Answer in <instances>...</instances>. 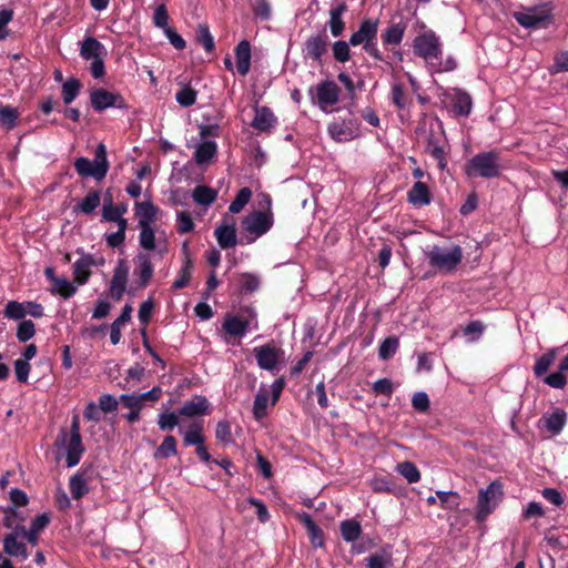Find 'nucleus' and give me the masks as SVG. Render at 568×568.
Instances as JSON below:
<instances>
[{
	"label": "nucleus",
	"instance_id": "obj_1",
	"mask_svg": "<svg viewBox=\"0 0 568 568\" xmlns=\"http://www.w3.org/2000/svg\"><path fill=\"white\" fill-rule=\"evenodd\" d=\"M413 47L415 54L423 58L435 72H447L456 68V61L453 58L443 60L442 43L433 31L417 36Z\"/></svg>",
	"mask_w": 568,
	"mask_h": 568
},
{
	"label": "nucleus",
	"instance_id": "obj_2",
	"mask_svg": "<svg viewBox=\"0 0 568 568\" xmlns=\"http://www.w3.org/2000/svg\"><path fill=\"white\" fill-rule=\"evenodd\" d=\"M430 266L439 272L450 273L456 270L463 258V250L458 245L449 247L433 246L427 253Z\"/></svg>",
	"mask_w": 568,
	"mask_h": 568
},
{
	"label": "nucleus",
	"instance_id": "obj_3",
	"mask_svg": "<svg viewBox=\"0 0 568 568\" xmlns=\"http://www.w3.org/2000/svg\"><path fill=\"white\" fill-rule=\"evenodd\" d=\"M469 178L493 179L499 175L500 164L497 154L484 152L473 156L465 166Z\"/></svg>",
	"mask_w": 568,
	"mask_h": 568
},
{
	"label": "nucleus",
	"instance_id": "obj_4",
	"mask_svg": "<svg viewBox=\"0 0 568 568\" xmlns=\"http://www.w3.org/2000/svg\"><path fill=\"white\" fill-rule=\"evenodd\" d=\"M139 244L145 251L144 253H153V256L159 258H162L169 251L165 231L153 226L140 229Z\"/></svg>",
	"mask_w": 568,
	"mask_h": 568
},
{
	"label": "nucleus",
	"instance_id": "obj_5",
	"mask_svg": "<svg viewBox=\"0 0 568 568\" xmlns=\"http://www.w3.org/2000/svg\"><path fill=\"white\" fill-rule=\"evenodd\" d=\"M266 210L251 212L242 222L244 231L252 235L248 242H254L256 239L266 234L274 224L273 213L270 209V199H266Z\"/></svg>",
	"mask_w": 568,
	"mask_h": 568
},
{
	"label": "nucleus",
	"instance_id": "obj_6",
	"mask_svg": "<svg viewBox=\"0 0 568 568\" xmlns=\"http://www.w3.org/2000/svg\"><path fill=\"white\" fill-rule=\"evenodd\" d=\"M503 498L501 485L493 481L486 489H481L478 494L476 507V518L484 521L499 505Z\"/></svg>",
	"mask_w": 568,
	"mask_h": 568
},
{
	"label": "nucleus",
	"instance_id": "obj_7",
	"mask_svg": "<svg viewBox=\"0 0 568 568\" xmlns=\"http://www.w3.org/2000/svg\"><path fill=\"white\" fill-rule=\"evenodd\" d=\"M253 353L258 367L265 371L275 372L285 363L283 349L274 344L254 347Z\"/></svg>",
	"mask_w": 568,
	"mask_h": 568
},
{
	"label": "nucleus",
	"instance_id": "obj_8",
	"mask_svg": "<svg viewBox=\"0 0 568 568\" xmlns=\"http://www.w3.org/2000/svg\"><path fill=\"white\" fill-rule=\"evenodd\" d=\"M314 103L324 112H331L332 108L338 102L339 89L336 83L326 81L317 84L310 90Z\"/></svg>",
	"mask_w": 568,
	"mask_h": 568
},
{
	"label": "nucleus",
	"instance_id": "obj_9",
	"mask_svg": "<svg viewBox=\"0 0 568 568\" xmlns=\"http://www.w3.org/2000/svg\"><path fill=\"white\" fill-rule=\"evenodd\" d=\"M91 105L95 111H103L108 108H123V98L104 89H95L90 94Z\"/></svg>",
	"mask_w": 568,
	"mask_h": 568
},
{
	"label": "nucleus",
	"instance_id": "obj_10",
	"mask_svg": "<svg viewBox=\"0 0 568 568\" xmlns=\"http://www.w3.org/2000/svg\"><path fill=\"white\" fill-rule=\"evenodd\" d=\"M514 17L525 28H537L549 18V10L547 6H539L515 12Z\"/></svg>",
	"mask_w": 568,
	"mask_h": 568
},
{
	"label": "nucleus",
	"instance_id": "obj_11",
	"mask_svg": "<svg viewBox=\"0 0 568 568\" xmlns=\"http://www.w3.org/2000/svg\"><path fill=\"white\" fill-rule=\"evenodd\" d=\"M104 264L103 257H93L89 254H83L73 264V276L78 285H83L89 281L91 275V268L93 266H100Z\"/></svg>",
	"mask_w": 568,
	"mask_h": 568
},
{
	"label": "nucleus",
	"instance_id": "obj_12",
	"mask_svg": "<svg viewBox=\"0 0 568 568\" xmlns=\"http://www.w3.org/2000/svg\"><path fill=\"white\" fill-rule=\"evenodd\" d=\"M130 267L128 262L125 260H119L110 283V294L116 301L121 300L125 292Z\"/></svg>",
	"mask_w": 568,
	"mask_h": 568
},
{
	"label": "nucleus",
	"instance_id": "obj_13",
	"mask_svg": "<svg viewBox=\"0 0 568 568\" xmlns=\"http://www.w3.org/2000/svg\"><path fill=\"white\" fill-rule=\"evenodd\" d=\"M60 445L65 453L67 466L73 467L78 465L84 452L81 437L68 436L67 433H63Z\"/></svg>",
	"mask_w": 568,
	"mask_h": 568
},
{
	"label": "nucleus",
	"instance_id": "obj_14",
	"mask_svg": "<svg viewBox=\"0 0 568 568\" xmlns=\"http://www.w3.org/2000/svg\"><path fill=\"white\" fill-rule=\"evenodd\" d=\"M153 264L151 262V255L148 253H139L134 258V271L133 275L139 281L141 287H145L153 276Z\"/></svg>",
	"mask_w": 568,
	"mask_h": 568
},
{
	"label": "nucleus",
	"instance_id": "obj_15",
	"mask_svg": "<svg viewBox=\"0 0 568 568\" xmlns=\"http://www.w3.org/2000/svg\"><path fill=\"white\" fill-rule=\"evenodd\" d=\"M377 30H378V20H376V19L364 20L361 23L359 29L351 36L349 44H352V45L364 44L365 45L366 43L376 39Z\"/></svg>",
	"mask_w": 568,
	"mask_h": 568
},
{
	"label": "nucleus",
	"instance_id": "obj_16",
	"mask_svg": "<svg viewBox=\"0 0 568 568\" xmlns=\"http://www.w3.org/2000/svg\"><path fill=\"white\" fill-rule=\"evenodd\" d=\"M328 45V38L325 34H316L310 37L303 49L305 58L321 61L322 57L326 53Z\"/></svg>",
	"mask_w": 568,
	"mask_h": 568
},
{
	"label": "nucleus",
	"instance_id": "obj_17",
	"mask_svg": "<svg viewBox=\"0 0 568 568\" xmlns=\"http://www.w3.org/2000/svg\"><path fill=\"white\" fill-rule=\"evenodd\" d=\"M331 138L337 142L351 141L358 134V129L352 121H335L328 125Z\"/></svg>",
	"mask_w": 568,
	"mask_h": 568
},
{
	"label": "nucleus",
	"instance_id": "obj_18",
	"mask_svg": "<svg viewBox=\"0 0 568 568\" xmlns=\"http://www.w3.org/2000/svg\"><path fill=\"white\" fill-rule=\"evenodd\" d=\"M223 327L232 336H243L252 327H256L254 318L247 320L242 315H229L225 317Z\"/></svg>",
	"mask_w": 568,
	"mask_h": 568
},
{
	"label": "nucleus",
	"instance_id": "obj_19",
	"mask_svg": "<svg viewBox=\"0 0 568 568\" xmlns=\"http://www.w3.org/2000/svg\"><path fill=\"white\" fill-rule=\"evenodd\" d=\"M210 413V403L203 396H194L186 400L179 410V415L185 417L204 416Z\"/></svg>",
	"mask_w": 568,
	"mask_h": 568
},
{
	"label": "nucleus",
	"instance_id": "obj_20",
	"mask_svg": "<svg viewBox=\"0 0 568 568\" xmlns=\"http://www.w3.org/2000/svg\"><path fill=\"white\" fill-rule=\"evenodd\" d=\"M215 237L222 248H229L236 244L235 222L233 219H225V223L216 227Z\"/></svg>",
	"mask_w": 568,
	"mask_h": 568
},
{
	"label": "nucleus",
	"instance_id": "obj_21",
	"mask_svg": "<svg viewBox=\"0 0 568 568\" xmlns=\"http://www.w3.org/2000/svg\"><path fill=\"white\" fill-rule=\"evenodd\" d=\"M19 537H22L21 531H12L3 539L4 552L12 557H20L26 560L29 557L26 545L19 541Z\"/></svg>",
	"mask_w": 568,
	"mask_h": 568
},
{
	"label": "nucleus",
	"instance_id": "obj_22",
	"mask_svg": "<svg viewBox=\"0 0 568 568\" xmlns=\"http://www.w3.org/2000/svg\"><path fill=\"white\" fill-rule=\"evenodd\" d=\"M236 71L241 75H246L251 67V45L246 40L241 41L234 50Z\"/></svg>",
	"mask_w": 568,
	"mask_h": 568
},
{
	"label": "nucleus",
	"instance_id": "obj_23",
	"mask_svg": "<svg viewBox=\"0 0 568 568\" xmlns=\"http://www.w3.org/2000/svg\"><path fill=\"white\" fill-rule=\"evenodd\" d=\"M50 516L48 514L38 515L31 523L30 529L26 530V528L21 527V535L24 537L31 545H37L39 539V534L49 525Z\"/></svg>",
	"mask_w": 568,
	"mask_h": 568
},
{
	"label": "nucleus",
	"instance_id": "obj_24",
	"mask_svg": "<svg viewBox=\"0 0 568 568\" xmlns=\"http://www.w3.org/2000/svg\"><path fill=\"white\" fill-rule=\"evenodd\" d=\"M275 123L276 118L268 108L261 106L255 109V116L252 122L254 129L267 131L273 128Z\"/></svg>",
	"mask_w": 568,
	"mask_h": 568
},
{
	"label": "nucleus",
	"instance_id": "obj_25",
	"mask_svg": "<svg viewBox=\"0 0 568 568\" xmlns=\"http://www.w3.org/2000/svg\"><path fill=\"white\" fill-rule=\"evenodd\" d=\"M408 201L415 206H425L430 203V193L427 185L420 181L414 183L408 192Z\"/></svg>",
	"mask_w": 568,
	"mask_h": 568
},
{
	"label": "nucleus",
	"instance_id": "obj_26",
	"mask_svg": "<svg viewBox=\"0 0 568 568\" xmlns=\"http://www.w3.org/2000/svg\"><path fill=\"white\" fill-rule=\"evenodd\" d=\"M135 214L139 220V227L152 226V222L155 219L156 207L149 202H138L135 204Z\"/></svg>",
	"mask_w": 568,
	"mask_h": 568
},
{
	"label": "nucleus",
	"instance_id": "obj_27",
	"mask_svg": "<svg viewBox=\"0 0 568 568\" xmlns=\"http://www.w3.org/2000/svg\"><path fill=\"white\" fill-rule=\"evenodd\" d=\"M270 404V392L264 386H262L254 398L253 415L255 419L260 420L266 416L267 407Z\"/></svg>",
	"mask_w": 568,
	"mask_h": 568
},
{
	"label": "nucleus",
	"instance_id": "obj_28",
	"mask_svg": "<svg viewBox=\"0 0 568 568\" xmlns=\"http://www.w3.org/2000/svg\"><path fill=\"white\" fill-rule=\"evenodd\" d=\"M346 11L344 3H338L329 10V30L334 37L342 34L344 30L343 13Z\"/></svg>",
	"mask_w": 568,
	"mask_h": 568
},
{
	"label": "nucleus",
	"instance_id": "obj_29",
	"mask_svg": "<svg viewBox=\"0 0 568 568\" xmlns=\"http://www.w3.org/2000/svg\"><path fill=\"white\" fill-rule=\"evenodd\" d=\"M104 47L94 38H87L81 47V57L92 61L102 57Z\"/></svg>",
	"mask_w": 568,
	"mask_h": 568
},
{
	"label": "nucleus",
	"instance_id": "obj_30",
	"mask_svg": "<svg viewBox=\"0 0 568 568\" xmlns=\"http://www.w3.org/2000/svg\"><path fill=\"white\" fill-rule=\"evenodd\" d=\"M132 313V307L130 305H125L122 310L121 315L112 323L111 332H110V341L113 345L119 344L121 339V329L123 325L130 321Z\"/></svg>",
	"mask_w": 568,
	"mask_h": 568
},
{
	"label": "nucleus",
	"instance_id": "obj_31",
	"mask_svg": "<svg viewBox=\"0 0 568 568\" xmlns=\"http://www.w3.org/2000/svg\"><path fill=\"white\" fill-rule=\"evenodd\" d=\"M192 197L196 204L209 206L216 200L217 192L210 186L197 185L192 191Z\"/></svg>",
	"mask_w": 568,
	"mask_h": 568
},
{
	"label": "nucleus",
	"instance_id": "obj_32",
	"mask_svg": "<svg viewBox=\"0 0 568 568\" xmlns=\"http://www.w3.org/2000/svg\"><path fill=\"white\" fill-rule=\"evenodd\" d=\"M94 164V179L95 180H102L109 169V163L106 160V149L104 144H99L95 151L94 160L92 161Z\"/></svg>",
	"mask_w": 568,
	"mask_h": 568
},
{
	"label": "nucleus",
	"instance_id": "obj_33",
	"mask_svg": "<svg viewBox=\"0 0 568 568\" xmlns=\"http://www.w3.org/2000/svg\"><path fill=\"white\" fill-rule=\"evenodd\" d=\"M216 154V143L211 140L203 141L195 150L194 158L199 164L211 161Z\"/></svg>",
	"mask_w": 568,
	"mask_h": 568
},
{
	"label": "nucleus",
	"instance_id": "obj_34",
	"mask_svg": "<svg viewBox=\"0 0 568 568\" xmlns=\"http://www.w3.org/2000/svg\"><path fill=\"white\" fill-rule=\"evenodd\" d=\"M203 422L193 423L186 430L182 432L184 444L186 446H197L204 443Z\"/></svg>",
	"mask_w": 568,
	"mask_h": 568
},
{
	"label": "nucleus",
	"instance_id": "obj_35",
	"mask_svg": "<svg viewBox=\"0 0 568 568\" xmlns=\"http://www.w3.org/2000/svg\"><path fill=\"white\" fill-rule=\"evenodd\" d=\"M566 417L564 410L557 409L552 414L544 417L545 426L550 433L558 434L566 424Z\"/></svg>",
	"mask_w": 568,
	"mask_h": 568
},
{
	"label": "nucleus",
	"instance_id": "obj_36",
	"mask_svg": "<svg viewBox=\"0 0 568 568\" xmlns=\"http://www.w3.org/2000/svg\"><path fill=\"white\" fill-rule=\"evenodd\" d=\"M3 525L13 531H20L23 526L24 517L16 507H7L3 510Z\"/></svg>",
	"mask_w": 568,
	"mask_h": 568
},
{
	"label": "nucleus",
	"instance_id": "obj_37",
	"mask_svg": "<svg viewBox=\"0 0 568 568\" xmlns=\"http://www.w3.org/2000/svg\"><path fill=\"white\" fill-rule=\"evenodd\" d=\"M361 525L356 520H345L341 524V534L344 540L354 541L361 535Z\"/></svg>",
	"mask_w": 568,
	"mask_h": 568
},
{
	"label": "nucleus",
	"instance_id": "obj_38",
	"mask_svg": "<svg viewBox=\"0 0 568 568\" xmlns=\"http://www.w3.org/2000/svg\"><path fill=\"white\" fill-rule=\"evenodd\" d=\"M556 355L557 349L552 348L536 361V364L534 366V372L536 376H541L548 371V368L552 365Z\"/></svg>",
	"mask_w": 568,
	"mask_h": 568
},
{
	"label": "nucleus",
	"instance_id": "obj_39",
	"mask_svg": "<svg viewBox=\"0 0 568 568\" xmlns=\"http://www.w3.org/2000/svg\"><path fill=\"white\" fill-rule=\"evenodd\" d=\"M396 470L407 479L409 484L417 483L420 479V473L410 462H403L397 465Z\"/></svg>",
	"mask_w": 568,
	"mask_h": 568
},
{
	"label": "nucleus",
	"instance_id": "obj_40",
	"mask_svg": "<svg viewBox=\"0 0 568 568\" xmlns=\"http://www.w3.org/2000/svg\"><path fill=\"white\" fill-rule=\"evenodd\" d=\"M405 27L400 23L392 24L387 28L383 34L384 43L386 44H398L404 36Z\"/></svg>",
	"mask_w": 568,
	"mask_h": 568
},
{
	"label": "nucleus",
	"instance_id": "obj_41",
	"mask_svg": "<svg viewBox=\"0 0 568 568\" xmlns=\"http://www.w3.org/2000/svg\"><path fill=\"white\" fill-rule=\"evenodd\" d=\"M251 196L252 192L248 187L241 189L229 206L230 212L234 214L240 213L248 203Z\"/></svg>",
	"mask_w": 568,
	"mask_h": 568
},
{
	"label": "nucleus",
	"instance_id": "obj_42",
	"mask_svg": "<svg viewBox=\"0 0 568 568\" xmlns=\"http://www.w3.org/2000/svg\"><path fill=\"white\" fill-rule=\"evenodd\" d=\"M53 292L61 295L64 298L71 297L77 292V286L64 277L54 280Z\"/></svg>",
	"mask_w": 568,
	"mask_h": 568
},
{
	"label": "nucleus",
	"instance_id": "obj_43",
	"mask_svg": "<svg viewBox=\"0 0 568 568\" xmlns=\"http://www.w3.org/2000/svg\"><path fill=\"white\" fill-rule=\"evenodd\" d=\"M19 113L9 105L0 106V123L6 129H13L17 124Z\"/></svg>",
	"mask_w": 568,
	"mask_h": 568
},
{
	"label": "nucleus",
	"instance_id": "obj_44",
	"mask_svg": "<svg viewBox=\"0 0 568 568\" xmlns=\"http://www.w3.org/2000/svg\"><path fill=\"white\" fill-rule=\"evenodd\" d=\"M454 110L460 115H468L471 110L470 97L465 92H457L454 98Z\"/></svg>",
	"mask_w": 568,
	"mask_h": 568
},
{
	"label": "nucleus",
	"instance_id": "obj_45",
	"mask_svg": "<svg viewBox=\"0 0 568 568\" xmlns=\"http://www.w3.org/2000/svg\"><path fill=\"white\" fill-rule=\"evenodd\" d=\"M70 491L73 498L79 499L88 493V484L83 476L74 475L70 479Z\"/></svg>",
	"mask_w": 568,
	"mask_h": 568
},
{
	"label": "nucleus",
	"instance_id": "obj_46",
	"mask_svg": "<svg viewBox=\"0 0 568 568\" xmlns=\"http://www.w3.org/2000/svg\"><path fill=\"white\" fill-rule=\"evenodd\" d=\"M176 454V440L173 436H166L154 453L155 458H168Z\"/></svg>",
	"mask_w": 568,
	"mask_h": 568
},
{
	"label": "nucleus",
	"instance_id": "obj_47",
	"mask_svg": "<svg viewBox=\"0 0 568 568\" xmlns=\"http://www.w3.org/2000/svg\"><path fill=\"white\" fill-rule=\"evenodd\" d=\"M102 213L104 220L114 222L116 225H120L121 221H126L123 219V211H120V206H114L111 201L104 202Z\"/></svg>",
	"mask_w": 568,
	"mask_h": 568
},
{
	"label": "nucleus",
	"instance_id": "obj_48",
	"mask_svg": "<svg viewBox=\"0 0 568 568\" xmlns=\"http://www.w3.org/2000/svg\"><path fill=\"white\" fill-rule=\"evenodd\" d=\"M196 40L203 45V48L211 52L214 49V39L206 24H200L196 30Z\"/></svg>",
	"mask_w": 568,
	"mask_h": 568
},
{
	"label": "nucleus",
	"instance_id": "obj_49",
	"mask_svg": "<svg viewBox=\"0 0 568 568\" xmlns=\"http://www.w3.org/2000/svg\"><path fill=\"white\" fill-rule=\"evenodd\" d=\"M80 90V83L75 79L65 81L62 85L63 101L65 104H70L78 95Z\"/></svg>",
	"mask_w": 568,
	"mask_h": 568
},
{
	"label": "nucleus",
	"instance_id": "obj_50",
	"mask_svg": "<svg viewBox=\"0 0 568 568\" xmlns=\"http://www.w3.org/2000/svg\"><path fill=\"white\" fill-rule=\"evenodd\" d=\"M215 437L219 442L230 445L233 443L231 424L227 420H220L216 425Z\"/></svg>",
	"mask_w": 568,
	"mask_h": 568
},
{
	"label": "nucleus",
	"instance_id": "obj_51",
	"mask_svg": "<svg viewBox=\"0 0 568 568\" xmlns=\"http://www.w3.org/2000/svg\"><path fill=\"white\" fill-rule=\"evenodd\" d=\"M4 315L8 318L20 320L27 315V306L26 303H19L16 301H11L7 304L4 310Z\"/></svg>",
	"mask_w": 568,
	"mask_h": 568
},
{
	"label": "nucleus",
	"instance_id": "obj_52",
	"mask_svg": "<svg viewBox=\"0 0 568 568\" xmlns=\"http://www.w3.org/2000/svg\"><path fill=\"white\" fill-rule=\"evenodd\" d=\"M100 194L98 192H91L79 204V210L85 214H89L100 205Z\"/></svg>",
	"mask_w": 568,
	"mask_h": 568
},
{
	"label": "nucleus",
	"instance_id": "obj_53",
	"mask_svg": "<svg viewBox=\"0 0 568 568\" xmlns=\"http://www.w3.org/2000/svg\"><path fill=\"white\" fill-rule=\"evenodd\" d=\"M398 348V339L396 337L386 338L379 346L378 355L382 359L392 357Z\"/></svg>",
	"mask_w": 568,
	"mask_h": 568
},
{
	"label": "nucleus",
	"instance_id": "obj_54",
	"mask_svg": "<svg viewBox=\"0 0 568 568\" xmlns=\"http://www.w3.org/2000/svg\"><path fill=\"white\" fill-rule=\"evenodd\" d=\"M392 565V559L388 554H373L367 558L368 568H388Z\"/></svg>",
	"mask_w": 568,
	"mask_h": 568
},
{
	"label": "nucleus",
	"instance_id": "obj_55",
	"mask_svg": "<svg viewBox=\"0 0 568 568\" xmlns=\"http://www.w3.org/2000/svg\"><path fill=\"white\" fill-rule=\"evenodd\" d=\"M175 99L180 105L191 106L196 101V91L185 87L176 93Z\"/></svg>",
	"mask_w": 568,
	"mask_h": 568
},
{
	"label": "nucleus",
	"instance_id": "obj_56",
	"mask_svg": "<svg viewBox=\"0 0 568 568\" xmlns=\"http://www.w3.org/2000/svg\"><path fill=\"white\" fill-rule=\"evenodd\" d=\"M192 273V265L186 261L179 272L178 278L173 282V288L179 290L187 285Z\"/></svg>",
	"mask_w": 568,
	"mask_h": 568
},
{
	"label": "nucleus",
	"instance_id": "obj_57",
	"mask_svg": "<svg viewBox=\"0 0 568 568\" xmlns=\"http://www.w3.org/2000/svg\"><path fill=\"white\" fill-rule=\"evenodd\" d=\"M126 225V221H121L120 225H118V231L106 236V242L110 246L118 247L124 242Z\"/></svg>",
	"mask_w": 568,
	"mask_h": 568
},
{
	"label": "nucleus",
	"instance_id": "obj_58",
	"mask_svg": "<svg viewBox=\"0 0 568 568\" xmlns=\"http://www.w3.org/2000/svg\"><path fill=\"white\" fill-rule=\"evenodd\" d=\"M333 55L338 62H346L349 60V44L345 41H336L333 44Z\"/></svg>",
	"mask_w": 568,
	"mask_h": 568
},
{
	"label": "nucleus",
	"instance_id": "obj_59",
	"mask_svg": "<svg viewBox=\"0 0 568 568\" xmlns=\"http://www.w3.org/2000/svg\"><path fill=\"white\" fill-rule=\"evenodd\" d=\"M74 168L81 176L94 178V164L87 158H79L74 162Z\"/></svg>",
	"mask_w": 568,
	"mask_h": 568
},
{
	"label": "nucleus",
	"instance_id": "obj_60",
	"mask_svg": "<svg viewBox=\"0 0 568 568\" xmlns=\"http://www.w3.org/2000/svg\"><path fill=\"white\" fill-rule=\"evenodd\" d=\"M176 227L180 233H189L193 230L194 223L187 212L181 211L176 214Z\"/></svg>",
	"mask_w": 568,
	"mask_h": 568
},
{
	"label": "nucleus",
	"instance_id": "obj_61",
	"mask_svg": "<svg viewBox=\"0 0 568 568\" xmlns=\"http://www.w3.org/2000/svg\"><path fill=\"white\" fill-rule=\"evenodd\" d=\"M158 424L162 430H171L179 425V416L175 413H162L159 415Z\"/></svg>",
	"mask_w": 568,
	"mask_h": 568
},
{
	"label": "nucleus",
	"instance_id": "obj_62",
	"mask_svg": "<svg viewBox=\"0 0 568 568\" xmlns=\"http://www.w3.org/2000/svg\"><path fill=\"white\" fill-rule=\"evenodd\" d=\"M36 333L34 324L32 321H22L19 324L17 337L20 342H27L33 337Z\"/></svg>",
	"mask_w": 568,
	"mask_h": 568
},
{
	"label": "nucleus",
	"instance_id": "obj_63",
	"mask_svg": "<svg viewBox=\"0 0 568 568\" xmlns=\"http://www.w3.org/2000/svg\"><path fill=\"white\" fill-rule=\"evenodd\" d=\"M544 382L550 387L562 389L567 385V378L560 369L545 377Z\"/></svg>",
	"mask_w": 568,
	"mask_h": 568
},
{
	"label": "nucleus",
	"instance_id": "obj_64",
	"mask_svg": "<svg viewBox=\"0 0 568 568\" xmlns=\"http://www.w3.org/2000/svg\"><path fill=\"white\" fill-rule=\"evenodd\" d=\"M413 407L418 412H426L429 407V398L425 392H417L412 398Z\"/></svg>",
	"mask_w": 568,
	"mask_h": 568
}]
</instances>
